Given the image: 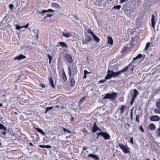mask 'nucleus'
<instances>
[{
	"instance_id": "f257e3e1",
	"label": "nucleus",
	"mask_w": 160,
	"mask_h": 160,
	"mask_svg": "<svg viewBox=\"0 0 160 160\" xmlns=\"http://www.w3.org/2000/svg\"><path fill=\"white\" fill-rule=\"evenodd\" d=\"M77 68L75 65L72 66L71 68L68 67V74L69 76L71 75L74 76L77 74Z\"/></svg>"
},
{
	"instance_id": "f03ea898",
	"label": "nucleus",
	"mask_w": 160,
	"mask_h": 160,
	"mask_svg": "<svg viewBox=\"0 0 160 160\" xmlns=\"http://www.w3.org/2000/svg\"><path fill=\"white\" fill-rule=\"evenodd\" d=\"M134 47V45L132 44V42H130L128 44L127 46H124L122 50L121 51V52H123L125 53L127 52V51L129 49L132 48Z\"/></svg>"
},
{
	"instance_id": "7ed1b4c3",
	"label": "nucleus",
	"mask_w": 160,
	"mask_h": 160,
	"mask_svg": "<svg viewBox=\"0 0 160 160\" xmlns=\"http://www.w3.org/2000/svg\"><path fill=\"white\" fill-rule=\"evenodd\" d=\"M116 93L114 92L112 93H107L104 96V99H109L112 100L115 99L116 97Z\"/></svg>"
},
{
	"instance_id": "20e7f679",
	"label": "nucleus",
	"mask_w": 160,
	"mask_h": 160,
	"mask_svg": "<svg viewBox=\"0 0 160 160\" xmlns=\"http://www.w3.org/2000/svg\"><path fill=\"white\" fill-rule=\"evenodd\" d=\"M118 145L124 153L126 154L129 153V151L128 149L129 148L127 147V145L126 146L122 143H119Z\"/></svg>"
},
{
	"instance_id": "39448f33",
	"label": "nucleus",
	"mask_w": 160,
	"mask_h": 160,
	"mask_svg": "<svg viewBox=\"0 0 160 160\" xmlns=\"http://www.w3.org/2000/svg\"><path fill=\"white\" fill-rule=\"evenodd\" d=\"M133 91L134 93L132 95V100L131 102V105H132L138 93V91L136 89H134Z\"/></svg>"
},
{
	"instance_id": "423d86ee",
	"label": "nucleus",
	"mask_w": 160,
	"mask_h": 160,
	"mask_svg": "<svg viewBox=\"0 0 160 160\" xmlns=\"http://www.w3.org/2000/svg\"><path fill=\"white\" fill-rule=\"evenodd\" d=\"M150 120L152 122L158 121L160 120V118L158 115H152L150 117Z\"/></svg>"
},
{
	"instance_id": "0eeeda50",
	"label": "nucleus",
	"mask_w": 160,
	"mask_h": 160,
	"mask_svg": "<svg viewBox=\"0 0 160 160\" xmlns=\"http://www.w3.org/2000/svg\"><path fill=\"white\" fill-rule=\"evenodd\" d=\"M26 58V57L22 54H19L18 56H16L14 57V59L15 60H20L21 59H23Z\"/></svg>"
},
{
	"instance_id": "6e6552de",
	"label": "nucleus",
	"mask_w": 160,
	"mask_h": 160,
	"mask_svg": "<svg viewBox=\"0 0 160 160\" xmlns=\"http://www.w3.org/2000/svg\"><path fill=\"white\" fill-rule=\"evenodd\" d=\"M102 136L106 140H109L110 138V136L109 134L107 132H103L102 134Z\"/></svg>"
},
{
	"instance_id": "1a4fd4ad",
	"label": "nucleus",
	"mask_w": 160,
	"mask_h": 160,
	"mask_svg": "<svg viewBox=\"0 0 160 160\" xmlns=\"http://www.w3.org/2000/svg\"><path fill=\"white\" fill-rule=\"evenodd\" d=\"M107 41L108 43L110 44V46H109V47H111L113 45V40L111 37L109 36L107 38Z\"/></svg>"
},
{
	"instance_id": "9d476101",
	"label": "nucleus",
	"mask_w": 160,
	"mask_h": 160,
	"mask_svg": "<svg viewBox=\"0 0 160 160\" xmlns=\"http://www.w3.org/2000/svg\"><path fill=\"white\" fill-rule=\"evenodd\" d=\"M151 21L152 27L153 28H155V25L156 22L155 21V17L153 14L152 15Z\"/></svg>"
},
{
	"instance_id": "9b49d317",
	"label": "nucleus",
	"mask_w": 160,
	"mask_h": 160,
	"mask_svg": "<svg viewBox=\"0 0 160 160\" xmlns=\"http://www.w3.org/2000/svg\"><path fill=\"white\" fill-rule=\"evenodd\" d=\"M65 56L69 63H71L72 62V58L71 55L66 54L65 55Z\"/></svg>"
},
{
	"instance_id": "f8f14e48",
	"label": "nucleus",
	"mask_w": 160,
	"mask_h": 160,
	"mask_svg": "<svg viewBox=\"0 0 160 160\" xmlns=\"http://www.w3.org/2000/svg\"><path fill=\"white\" fill-rule=\"evenodd\" d=\"M51 6L52 8L57 9H59L61 8L58 4L54 2H52L51 3Z\"/></svg>"
},
{
	"instance_id": "ddd939ff",
	"label": "nucleus",
	"mask_w": 160,
	"mask_h": 160,
	"mask_svg": "<svg viewBox=\"0 0 160 160\" xmlns=\"http://www.w3.org/2000/svg\"><path fill=\"white\" fill-rule=\"evenodd\" d=\"M98 129L99 130L101 131V130L97 126L96 122H94L93 126L92 128V132H95L97 131V129Z\"/></svg>"
},
{
	"instance_id": "4468645a",
	"label": "nucleus",
	"mask_w": 160,
	"mask_h": 160,
	"mask_svg": "<svg viewBox=\"0 0 160 160\" xmlns=\"http://www.w3.org/2000/svg\"><path fill=\"white\" fill-rule=\"evenodd\" d=\"M63 36L67 38H69L70 36H72V34L71 33L69 32H62Z\"/></svg>"
},
{
	"instance_id": "2eb2a0df",
	"label": "nucleus",
	"mask_w": 160,
	"mask_h": 160,
	"mask_svg": "<svg viewBox=\"0 0 160 160\" xmlns=\"http://www.w3.org/2000/svg\"><path fill=\"white\" fill-rule=\"evenodd\" d=\"M49 11H51V12H53L54 11V10H52V9H49L48 10H44L41 12H39V14L42 13V15L43 16V15H45V13L49 12Z\"/></svg>"
},
{
	"instance_id": "dca6fc26",
	"label": "nucleus",
	"mask_w": 160,
	"mask_h": 160,
	"mask_svg": "<svg viewBox=\"0 0 160 160\" xmlns=\"http://www.w3.org/2000/svg\"><path fill=\"white\" fill-rule=\"evenodd\" d=\"M88 157H92V158L94 159L95 160H98L99 159V158L98 156H97L96 155H93L92 154H89L88 156Z\"/></svg>"
},
{
	"instance_id": "f3484780",
	"label": "nucleus",
	"mask_w": 160,
	"mask_h": 160,
	"mask_svg": "<svg viewBox=\"0 0 160 160\" xmlns=\"http://www.w3.org/2000/svg\"><path fill=\"white\" fill-rule=\"evenodd\" d=\"M148 128L150 130H152L155 129L156 127L155 125L154 124L151 123L149 125Z\"/></svg>"
},
{
	"instance_id": "a211bd4d",
	"label": "nucleus",
	"mask_w": 160,
	"mask_h": 160,
	"mask_svg": "<svg viewBox=\"0 0 160 160\" xmlns=\"http://www.w3.org/2000/svg\"><path fill=\"white\" fill-rule=\"evenodd\" d=\"M125 109V107L124 105H122L120 108V113L121 115H122V114L124 111Z\"/></svg>"
},
{
	"instance_id": "6ab92c4d",
	"label": "nucleus",
	"mask_w": 160,
	"mask_h": 160,
	"mask_svg": "<svg viewBox=\"0 0 160 160\" xmlns=\"http://www.w3.org/2000/svg\"><path fill=\"white\" fill-rule=\"evenodd\" d=\"M49 82L50 86L53 88L55 87V86L53 83V81L52 77H50L49 79Z\"/></svg>"
},
{
	"instance_id": "aec40b11",
	"label": "nucleus",
	"mask_w": 160,
	"mask_h": 160,
	"mask_svg": "<svg viewBox=\"0 0 160 160\" xmlns=\"http://www.w3.org/2000/svg\"><path fill=\"white\" fill-rule=\"evenodd\" d=\"M59 44L60 45L62 48L66 47L67 48H68V46L67 44L64 42H59Z\"/></svg>"
},
{
	"instance_id": "412c9836",
	"label": "nucleus",
	"mask_w": 160,
	"mask_h": 160,
	"mask_svg": "<svg viewBox=\"0 0 160 160\" xmlns=\"http://www.w3.org/2000/svg\"><path fill=\"white\" fill-rule=\"evenodd\" d=\"M92 37L93 38V40L96 42H98L100 41V39L95 34H94Z\"/></svg>"
},
{
	"instance_id": "4be33fe9",
	"label": "nucleus",
	"mask_w": 160,
	"mask_h": 160,
	"mask_svg": "<svg viewBox=\"0 0 160 160\" xmlns=\"http://www.w3.org/2000/svg\"><path fill=\"white\" fill-rule=\"evenodd\" d=\"M63 72L62 73V76L63 77V78L64 80V81H67V77L66 76V75L65 74V73L64 72V70L63 69L62 70Z\"/></svg>"
},
{
	"instance_id": "5701e85b",
	"label": "nucleus",
	"mask_w": 160,
	"mask_h": 160,
	"mask_svg": "<svg viewBox=\"0 0 160 160\" xmlns=\"http://www.w3.org/2000/svg\"><path fill=\"white\" fill-rule=\"evenodd\" d=\"M130 64H129L128 65L126 66L125 67L123 68L122 70H121L122 72L123 73L126 72L129 66H130Z\"/></svg>"
},
{
	"instance_id": "b1692460",
	"label": "nucleus",
	"mask_w": 160,
	"mask_h": 160,
	"mask_svg": "<svg viewBox=\"0 0 160 160\" xmlns=\"http://www.w3.org/2000/svg\"><path fill=\"white\" fill-rule=\"evenodd\" d=\"M36 130H37V131L39 133H41L43 135H45V133L43 130L39 128H35Z\"/></svg>"
},
{
	"instance_id": "393cba45",
	"label": "nucleus",
	"mask_w": 160,
	"mask_h": 160,
	"mask_svg": "<svg viewBox=\"0 0 160 160\" xmlns=\"http://www.w3.org/2000/svg\"><path fill=\"white\" fill-rule=\"evenodd\" d=\"M39 147L41 148H51V146L49 145H39Z\"/></svg>"
},
{
	"instance_id": "a878e982",
	"label": "nucleus",
	"mask_w": 160,
	"mask_h": 160,
	"mask_svg": "<svg viewBox=\"0 0 160 160\" xmlns=\"http://www.w3.org/2000/svg\"><path fill=\"white\" fill-rule=\"evenodd\" d=\"M150 42H148L146 45L144 49V51H147L149 47L150 46Z\"/></svg>"
},
{
	"instance_id": "bb28decb",
	"label": "nucleus",
	"mask_w": 160,
	"mask_h": 160,
	"mask_svg": "<svg viewBox=\"0 0 160 160\" xmlns=\"http://www.w3.org/2000/svg\"><path fill=\"white\" fill-rule=\"evenodd\" d=\"M71 85L72 87H73L75 86V81L74 79L73 78H72L71 80Z\"/></svg>"
},
{
	"instance_id": "cd10ccee",
	"label": "nucleus",
	"mask_w": 160,
	"mask_h": 160,
	"mask_svg": "<svg viewBox=\"0 0 160 160\" xmlns=\"http://www.w3.org/2000/svg\"><path fill=\"white\" fill-rule=\"evenodd\" d=\"M85 38L88 40V41H90L92 40V38L91 37L88 35H85Z\"/></svg>"
},
{
	"instance_id": "c85d7f7f",
	"label": "nucleus",
	"mask_w": 160,
	"mask_h": 160,
	"mask_svg": "<svg viewBox=\"0 0 160 160\" xmlns=\"http://www.w3.org/2000/svg\"><path fill=\"white\" fill-rule=\"evenodd\" d=\"M142 56V55L141 54H139L138 55H137L136 57L133 58V60H135L137 59L138 58H141Z\"/></svg>"
},
{
	"instance_id": "c756f323",
	"label": "nucleus",
	"mask_w": 160,
	"mask_h": 160,
	"mask_svg": "<svg viewBox=\"0 0 160 160\" xmlns=\"http://www.w3.org/2000/svg\"><path fill=\"white\" fill-rule=\"evenodd\" d=\"M62 128L63 129V132H65V133L68 132V133H69L70 134L72 132L70 130L64 128Z\"/></svg>"
},
{
	"instance_id": "7c9ffc66",
	"label": "nucleus",
	"mask_w": 160,
	"mask_h": 160,
	"mask_svg": "<svg viewBox=\"0 0 160 160\" xmlns=\"http://www.w3.org/2000/svg\"><path fill=\"white\" fill-rule=\"evenodd\" d=\"M156 135L157 137H160V127L158 128L156 132Z\"/></svg>"
},
{
	"instance_id": "2f4dec72",
	"label": "nucleus",
	"mask_w": 160,
	"mask_h": 160,
	"mask_svg": "<svg viewBox=\"0 0 160 160\" xmlns=\"http://www.w3.org/2000/svg\"><path fill=\"white\" fill-rule=\"evenodd\" d=\"M90 41H88V40L85 39V40H83L82 41V43L83 44H87Z\"/></svg>"
},
{
	"instance_id": "473e14b6",
	"label": "nucleus",
	"mask_w": 160,
	"mask_h": 160,
	"mask_svg": "<svg viewBox=\"0 0 160 160\" xmlns=\"http://www.w3.org/2000/svg\"><path fill=\"white\" fill-rule=\"evenodd\" d=\"M112 72H113L112 71H110L109 69H108L107 73L112 78V76H111L113 75L112 73Z\"/></svg>"
},
{
	"instance_id": "72a5a7b5",
	"label": "nucleus",
	"mask_w": 160,
	"mask_h": 160,
	"mask_svg": "<svg viewBox=\"0 0 160 160\" xmlns=\"http://www.w3.org/2000/svg\"><path fill=\"white\" fill-rule=\"evenodd\" d=\"M0 129H3L4 131H6V128L2 124L0 123Z\"/></svg>"
},
{
	"instance_id": "f704fd0d",
	"label": "nucleus",
	"mask_w": 160,
	"mask_h": 160,
	"mask_svg": "<svg viewBox=\"0 0 160 160\" xmlns=\"http://www.w3.org/2000/svg\"><path fill=\"white\" fill-rule=\"evenodd\" d=\"M156 107L159 108H160V100H158L156 102Z\"/></svg>"
},
{
	"instance_id": "c9c22d12",
	"label": "nucleus",
	"mask_w": 160,
	"mask_h": 160,
	"mask_svg": "<svg viewBox=\"0 0 160 160\" xmlns=\"http://www.w3.org/2000/svg\"><path fill=\"white\" fill-rule=\"evenodd\" d=\"M154 112L155 113L160 114V109L155 108L154 109Z\"/></svg>"
},
{
	"instance_id": "e433bc0d",
	"label": "nucleus",
	"mask_w": 160,
	"mask_h": 160,
	"mask_svg": "<svg viewBox=\"0 0 160 160\" xmlns=\"http://www.w3.org/2000/svg\"><path fill=\"white\" fill-rule=\"evenodd\" d=\"M121 8V6L120 5H117V6H114L113 7V8L114 9H116L118 10Z\"/></svg>"
},
{
	"instance_id": "4c0bfd02",
	"label": "nucleus",
	"mask_w": 160,
	"mask_h": 160,
	"mask_svg": "<svg viewBox=\"0 0 160 160\" xmlns=\"http://www.w3.org/2000/svg\"><path fill=\"white\" fill-rule=\"evenodd\" d=\"M87 32L88 33L91 34L92 37L94 35L93 32L89 29H88Z\"/></svg>"
},
{
	"instance_id": "58836bf2",
	"label": "nucleus",
	"mask_w": 160,
	"mask_h": 160,
	"mask_svg": "<svg viewBox=\"0 0 160 160\" xmlns=\"http://www.w3.org/2000/svg\"><path fill=\"white\" fill-rule=\"evenodd\" d=\"M47 56L49 58V64H50L51 63V60L52 59V56L49 54L47 55Z\"/></svg>"
},
{
	"instance_id": "ea45409f",
	"label": "nucleus",
	"mask_w": 160,
	"mask_h": 160,
	"mask_svg": "<svg viewBox=\"0 0 160 160\" xmlns=\"http://www.w3.org/2000/svg\"><path fill=\"white\" fill-rule=\"evenodd\" d=\"M80 131L83 132L84 134H86L88 132V131L85 128L82 129Z\"/></svg>"
},
{
	"instance_id": "a19ab883",
	"label": "nucleus",
	"mask_w": 160,
	"mask_h": 160,
	"mask_svg": "<svg viewBox=\"0 0 160 160\" xmlns=\"http://www.w3.org/2000/svg\"><path fill=\"white\" fill-rule=\"evenodd\" d=\"M111 78L110 76H109L108 74L105 77V80H107L108 79H110Z\"/></svg>"
},
{
	"instance_id": "79ce46f5",
	"label": "nucleus",
	"mask_w": 160,
	"mask_h": 160,
	"mask_svg": "<svg viewBox=\"0 0 160 160\" xmlns=\"http://www.w3.org/2000/svg\"><path fill=\"white\" fill-rule=\"evenodd\" d=\"M113 75H112V77L115 78L117 77V72H112Z\"/></svg>"
},
{
	"instance_id": "37998d69",
	"label": "nucleus",
	"mask_w": 160,
	"mask_h": 160,
	"mask_svg": "<svg viewBox=\"0 0 160 160\" xmlns=\"http://www.w3.org/2000/svg\"><path fill=\"white\" fill-rule=\"evenodd\" d=\"M22 28V26H20L18 25H16V28L18 30H19L20 29Z\"/></svg>"
},
{
	"instance_id": "c03bdc74",
	"label": "nucleus",
	"mask_w": 160,
	"mask_h": 160,
	"mask_svg": "<svg viewBox=\"0 0 160 160\" xmlns=\"http://www.w3.org/2000/svg\"><path fill=\"white\" fill-rule=\"evenodd\" d=\"M136 121L138 122H139V115H137L136 116Z\"/></svg>"
},
{
	"instance_id": "a18cd8bd",
	"label": "nucleus",
	"mask_w": 160,
	"mask_h": 160,
	"mask_svg": "<svg viewBox=\"0 0 160 160\" xmlns=\"http://www.w3.org/2000/svg\"><path fill=\"white\" fill-rule=\"evenodd\" d=\"M117 77H118V76L120 75L122 73V72L120 70L118 72H117Z\"/></svg>"
},
{
	"instance_id": "49530a36",
	"label": "nucleus",
	"mask_w": 160,
	"mask_h": 160,
	"mask_svg": "<svg viewBox=\"0 0 160 160\" xmlns=\"http://www.w3.org/2000/svg\"><path fill=\"white\" fill-rule=\"evenodd\" d=\"M117 77H118V76L120 75L122 73V72L120 70L118 72H117Z\"/></svg>"
},
{
	"instance_id": "de8ad7c7",
	"label": "nucleus",
	"mask_w": 160,
	"mask_h": 160,
	"mask_svg": "<svg viewBox=\"0 0 160 160\" xmlns=\"http://www.w3.org/2000/svg\"><path fill=\"white\" fill-rule=\"evenodd\" d=\"M84 74L87 75L89 74L90 73V72L87 71L86 70H84Z\"/></svg>"
},
{
	"instance_id": "09e8293b",
	"label": "nucleus",
	"mask_w": 160,
	"mask_h": 160,
	"mask_svg": "<svg viewBox=\"0 0 160 160\" xmlns=\"http://www.w3.org/2000/svg\"><path fill=\"white\" fill-rule=\"evenodd\" d=\"M53 107L54 106L47 107L46 108L47 111H48L49 110H51L53 108Z\"/></svg>"
},
{
	"instance_id": "8fccbe9b",
	"label": "nucleus",
	"mask_w": 160,
	"mask_h": 160,
	"mask_svg": "<svg viewBox=\"0 0 160 160\" xmlns=\"http://www.w3.org/2000/svg\"><path fill=\"white\" fill-rule=\"evenodd\" d=\"M33 32L36 34H37L38 32V30L37 29H34L32 30Z\"/></svg>"
},
{
	"instance_id": "3c124183",
	"label": "nucleus",
	"mask_w": 160,
	"mask_h": 160,
	"mask_svg": "<svg viewBox=\"0 0 160 160\" xmlns=\"http://www.w3.org/2000/svg\"><path fill=\"white\" fill-rule=\"evenodd\" d=\"M29 25V23H27L26 25L24 26H22V28H27L28 27Z\"/></svg>"
},
{
	"instance_id": "603ef678",
	"label": "nucleus",
	"mask_w": 160,
	"mask_h": 160,
	"mask_svg": "<svg viewBox=\"0 0 160 160\" xmlns=\"http://www.w3.org/2000/svg\"><path fill=\"white\" fill-rule=\"evenodd\" d=\"M103 132H98L97 133V134L98 135L97 137L99 136V135H101L102 136V134L103 133Z\"/></svg>"
},
{
	"instance_id": "864d4df0",
	"label": "nucleus",
	"mask_w": 160,
	"mask_h": 160,
	"mask_svg": "<svg viewBox=\"0 0 160 160\" xmlns=\"http://www.w3.org/2000/svg\"><path fill=\"white\" fill-rule=\"evenodd\" d=\"M106 81V80H105V79L104 80H101L99 81V82L101 83H103Z\"/></svg>"
},
{
	"instance_id": "5fc2aeb1",
	"label": "nucleus",
	"mask_w": 160,
	"mask_h": 160,
	"mask_svg": "<svg viewBox=\"0 0 160 160\" xmlns=\"http://www.w3.org/2000/svg\"><path fill=\"white\" fill-rule=\"evenodd\" d=\"M139 129H140V130L142 132H144V131L143 128H142V126H140V128H139Z\"/></svg>"
},
{
	"instance_id": "6e6d98bb",
	"label": "nucleus",
	"mask_w": 160,
	"mask_h": 160,
	"mask_svg": "<svg viewBox=\"0 0 160 160\" xmlns=\"http://www.w3.org/2000/svg\"><path fill=\"white\" fill-rule=\"evenodd\" d=\"M127 1H128V0H120V2L119 3H122L123 2H126Z\"/></svg>"
},
{
	"instance_id": "4d7b16f0",
	"label": "nucleus",
	"mask_w": 160,
	"mask_h": 160,
	"mask_svg": "<svg viewBox=\"0 0 160 160\" xmlns=\"http://www.w3.org/2000/svg\"><path fill=\"white\" fill-rule=\"evenodd\" d=\"M130 142L132 143V144H133V138L132 137H131L130 138Z\"/></svg>"
},
{
	"instance_id": "13d9d810",
	"label": "nucleus",
	"mask_w": 160,
	"mask_h": 160,
	"mask_svg": "<svg viewBox=\"0 0 160 160\" xmlns=\"http://www.w3.org/2000/svg\"><path fill=\"white\" fill-rule=\"evenodd\" d=\"M52 14H48L47 16H46L45 17H45H51L52 16Z\"/></svg>"
},
{
	"instance_id": "bf43d9fd",
	"label": "nucleus",
	"mask_w": 160,
	"mask_h": 160,
	"mask_svg": "<svg viewBox=\"0 0 160 160\" xmlns=\"http://www.w3.org/2000/svg\"><path fill=\"white\" fill-rule=\"evenodd\" d=\"M9 7L10 9H12L13 7V6L12 4H10L9 5Z\"/></svg>"
},
{
	"instance_id": "052dcab7",
	"label": "nucleus",
	"mask_w": 160,
	"mask_h": 160,
	"mask_svg": "<svg viewBox=\"0 0 160 160\" xmlns=\"http://www.w3.org/2000/svg\"><path fill=\"white\" fill-rule=\"evenodd\" d=\"M2 133L3 135L5 137L6 134V131H4Z\"/></svg>"
},
{
	"instance_id": "680f3d73",
	"label": "nucleus",
	"mask_w": 160,
	"mask_h": 160,
	"mask_svg": "<svg viewBox=\"0 0 160 160\" xmlns=\"http://www.w3.org/2000/svg\"><path fill=\"white\" fill-rule=\"evenodd\" d=\"M34 37L36 38V39H38V36L37 34H36V35H35Z\"/></svg>"
},
{
	"instance_id": "e2e57ef3",
	"label": "nucleus",
	"mask_w": 160,
	"mask_h": 160,
	"mask_svg": "<svg viewBox=\"0 0 160 160\" xmlns=\"http://www.w3.org/2000/svg\"><path fill=\"white\" fill-rule=\"evenodd\" d=\"M87 75L84 74V76H83V78L86 79L87 78Z\"/></svg>"
},
{
	"instance_id": "0e129e2a",
	"label": "nucleus",
	"mask_w": 160,
	"mask_h": 160,
	"mask_svg": "<svg viewBox=\"0 0 160 160\" xmlns=\"http://www.w3.org/2000/svg\"><path fill=\"white\" fill-rule=\"evenodd\" d=\"M87 149V148H86L85 147H84L83 148V151H85Z\"/></svg>"
},
{
	"instance_id": "69168bd1",
	"label": "nucleus",
	"mask_w": 160,
	"mask_h": 160,
	"mask_svg": "<svg viewBox=\"0 0 160 160\" xmlns=\"http://www.w3.org/2000/svg\"><path fill=\"white\" fill-rule=\"evenodd\" d=\"M29 145L31 146H32L33 145L32 143H29Z\"/></svg>"
},
{
	"instance_id": "338daca9",
	"label": "nucleus",
	"mask_w": 160,
	"mask_h": 160,
	"mask_svg": "<svg viewBox=\"0 0 160 160\" xmlns=\"http://www.w3.org/2000/svg\"><path fill=\"white\" fill-rule=\"evenodd\" d=\"M74 119V118L73 117H72L71 118V120L73 121Z\"/></svg>"
},
{
	"instance_id": "774afa93",
	"label": "nucleus",
	"mask_w": 160,
	"mask_h": 160,
	"mask_svg": "<svg viewBox=\"0 0 160 160\" xmlns=\"http://www.w3.org/2000/svg\"><path fill=\"white\" fill-rule=\"evenodd\" d=\"M59 107V106L57 105L55 107V108H58Z\"/></svg>"
}]
</instances>
